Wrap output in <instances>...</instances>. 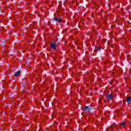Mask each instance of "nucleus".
Listing matches in <instances>:
<instances>
[{
  "mask_svg": "<svg viewBox=\"0 0 131 131\" xmlns=\"http://www.w3.org/2000/svg\"><path fill=\"white\" fill-rule=\"evenodd\" d=\"M91 109L92 107L91 106H85L84 108V111H86V112H90Z\"/></svg>",
  "mask_w": 131,
  "mask_h": 131,
  "instance_id": "f257e3e1",
  "label": "nucleus"
},
{
  "mask_svg": "<svg viewBox=\"0 0 131 131\" xmlns=\"http://www.w3.org/2000/svg\"><path fill=\"white\" fill-rule=\"evenodd\" d=\"M51 47L53 50H56L57 48V45L55 43H51Z\"/></svg>",
  "mask_w": 131,
  "mask_h": 131,
  "instance_id": "f03ea898",
  "label": "nucleus"
},
{
  "mask_svg": "<svg viewBox=\"0 0 131 131\" xmlns=\"http://www.w3.org/2000/svg\"><path fill=\"white\" fill-rule=\"evenodd\" d=\"M114 97V96H113L112 94H108L107 95V98H108V99H109V100H112V99H113V98Z\"/></svg>",
  "mask_w": 131,
  "mask_h": 131,
  "instance_id": "7ed1b4c3",
  "label": "nucleus"
},
{
  "mask_svg": "<svg viewBox=\"0 0 131 131\" xmlns=\"http://www.w3.org/2000/svg\"><path fill=\"white\" fill-rule=\"evenodd\" d=\"M54 20H55V21H56V22H61V21H62V19H61V18L60 17H54Z\"/></svg>",
  "mask_w": 131,
  "mask_h": 131,
  "instance_id": "20e7f679",
  "label": "nucleus"
},
{
  "mask_svg": "<svg viewBox=\"0 0 131 131\" xmlns=\"http://www.w3.org/2000/svg\"><path fill=\"white\" fill-rule=\"evenodd\" d=\"M20 74H21V71H18L17 72L14 73V76H15V77L19 76V75H20Z\"/></svg>",
  "mask_w": 131,
  "mask_h": 131,
  "instance_id": "39448f33",
  "label": "nucleus"
},
{
  "mask_svg": "<svg viewBox=\"0 0 131 131\" xmlns=\"http://www.w3.org/2000/svg\"><path fill=\"white\" fill-rule=\"evenodd\" d=\"M126 101L128 104H131V96H129L127 98Z\"/></svg>",
  "mask_w": 131,
  "mask_h": 131,
  "instance_id": "423d86ee",
  "label": "nucleus"
},
{
  "mask_svg": "<svg viewBox=\"0 0 131 131\" xmlns=\"http://www.w3.org/2000/svg\"><path fill=\"white\" fill-rule=\"evenodd\" d=\"M125 124H126L125 122H122L120 124V126L123 127V126H124V125H125Z\"/></svg>",
  "mask_w": 131,
  "mask_h": 131,
  "instance_id": "0eeeda50",
  "label": "nucleus"
},
{
  "mask_svg": "<svg viewBox=\"0 0 131 131\" xmlns=\"http://www.w3.org/2000/svg\"><path fill=\"white\" fill-rule=\"evenodd\" d=\"M114 126H116V124H114L112 125L111 127H114Z\"/></svg>",
  "mask_w": 131,
  "mask_h": 131,
  "instance_id": "6e6552de",
  "label": "nucleus"
},
{
  "mask_svg": "<svg viewBox=\"0 0 131 131\" xmlns=\"http://www.w3.org/2000/svg\"><path fill=\"white\" fill-rule=\"evenodd\" d=\"M98 51H100V50H101V47H99V48H98Z\"/></svg>",
  "mask_w": 131,
  "mask_h": 131,
  "instance_id": "1a4fd4ad",
  "label": "nucleus"
}]
</instances>
